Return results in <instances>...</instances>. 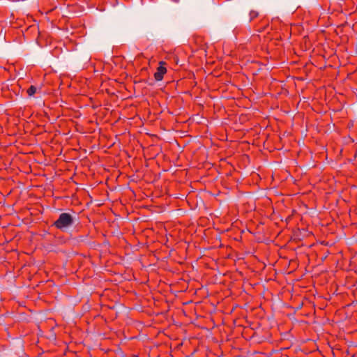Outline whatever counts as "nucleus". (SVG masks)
Segmentation results:
<instances>
[{"label":"nucleus","mask_w":357,"mask_h":357,"mask_svg":"<svg viewBox=\"0 0 357 357\" xmlns=\"http://www.w3.org/2000/svg\"><path fill=\"white\" fill-rule=\"evenodd\" d=\"M74 222L75 218L71 213H62L59 215L58 219L51 225V227H54L61 231H65L74 224Z\"/></svg>","instance_id":"obj_1"},{"label":"nucleus","mask_w":357,"mask_h":357,"mask_svg":"<svg viewBox=\"0 0 357 357\" xmlns=\"http://www.w3.org/2000/svg\"><path fill=\"white\" fill-rule=\"evenodd\" d=\"M165 62L160 61V66L157 68L156 72L154 73V78L156 81H161L163 79L164 75L167 73V68L163 66Z\"/></svg>","instance_id":"obj_2"},{"label":"nucleus","mask_w":357,"mask_h":357,"mask_svg":"<svg viewBox=\"0 0 357 357\" xmlns=\"http://www.w3.org/2000/svg\"><path fill=\"white\" fill-rule=\"evenodd\" d=\"M89 231L85 232L84 234L75 236L73 239L76 243H86L89 241Z\"/></svg>","instance_id":"obj_3"},{"label":"nucleus","mask_w":357,"mask_h":357,"mask_svg":"<svg viewBox=\"0 0 357 357\" xmlns=\"http://www.w3.org/2000/svg\"><path fill=\"white\" fill-rule=\"evenodd\" d=\"M37 89L35 86L31 85L26 90L29 96H33L36 93Z\"/></svg>","instance_id":"obj_4"},{"label":"nucleus","mask_w":357,"mask_h":357,"mask_svg":"<svg viewBox=\"0 0 357 357\" xmlns=\"http://www.w3.org/2000/svg\"><path fill=\"white\" fill-rule=\"evenodd\" d=\"M258 15H259L258 12L255 11V10H251L250 12V22H251L252 20H253L254 19L257 17Z\"/></svg>","instance_id":"obj_5"}]
</instances>
